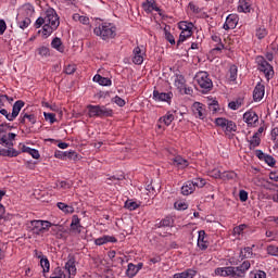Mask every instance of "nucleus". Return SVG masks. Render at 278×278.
Wrapping results in <instances>:
<instances>
[{
  "label": "nucleus",
  "instance_id": "10",
  "mask_svg": "<svg viewBox=\"0 0 278 278\" xmlns=\"http://www.w3.org/2000/svg\"><path fill=\"white\" fill-rule=\"evenodd\" d=\"M142 9L144 12H147V14H151V12L154 10L160 14V16H162V10L155 4V0H146L142 2Z\"/></svg>",
  "mask_w": 278,
  "mask_h": 278
},
{
  "label": "nucleus",
  "instance_id": "64",
  "mask_svg": "<svg viewBox=\"0 0 278 278\" xmlns=\"http://www.w3.org/2000/svg\"><path fill=\"white\" fill-rule=\"evenodd\" d=\"M269 179H271V181H278V172H271L269 174Z\"/></svg>",
  "mask_w": 278,
  "mask_h": 278
},
{
  "label": "nucleus",
  "instance_id": "57",
  "mask_svg": "<svg viewBox=\"0 0 278 278\" xmlns=\"http://www.w3.org/2000/svg\"><path fill=\"white\" fill-rule=\"evenodd\" d=\"M267 253L268 255H278V248L275 245L267 247Z\"/></svg>",
  "mask_w": 278,
  "mask_h": 278
},
{
  "label": "nucleus",
  "instance_id": "34",
  "mask_svg": "<svg viewBox=\"0 0 278 278\" xmlns=\"http://www.w3.org/2000/svg\"><path fill=\"white\" fill-rule=\"evenodd\" d=\"M241 260H249V257H253V249L252 248H244L240 252Z\"/></svg>",
  "mask_w": 278,
  "mask_h": 278
},
{
  "label": "nucleus",
  "instance_id": "49",
  "mask_svg": "<svg viewBox=\"0 0 278 278\" xmlns=\"http://www.w3.org/2000/svg\"><path fill=\"white\" fill-rule=\"evenodd\" d=\"M222 179L224 181L227 179H236V173L235 172H224V173H222Z\"/></svg>",
  "mask_w": 278,
  "mask_h": 278
},
{
  "label": "nucleus",
  "instance_id": "48",
  "mask_svg": "<svg viewBox=\"0 0 278 278\" xmlns=\"http://www.w3.org/2000/svg\"><path fill=\"white\" fill-rule=\"evenodd\" d=\"M268 35V31L266 30V28H257L256 29V37L258 38V40H262L263 38H266V36Z\"/></svg>",
  "mask_w": 278,
  "mask_h": 278
},
{
  "label": "nucleus",
  "instance_id": "17",
  "mask_svg": "<svg viewBox=\"0 0 278 278\" xmlns=\"http://www.w3.org/2000/svg\"><path fill=\"white\" fill-rule=\"evenodd\" d=\"M16 21L20 29H27L31 25V20L29 17H23V15H17Z\"/></svg>",
  "mask_w": 278,
  "mask_h": 278
},
{
  "label": "nucleus",
  "instance_id": "47",
  "mask_svg": "<svg viewBox=\"0 0 278 278\" xmlns=\"http://www.w3.org/2000/svg\"><path fill=\"white\" fill-rule=\"evenodd\" d=\"M159 227H173V218L166 217L159 223Z\"/></svg>",
  "mask_w": 278,
  "mask_h": 278
},
{
  "label": "nucleus",
  "instance_id": "30",
  "mask_svg": "<svg viewBox=\"0 0 278 278\" xmlns=\"http://www.w3.org/2000/svg\"><path fill=\"white\" fill-rule=\"evenodd\" d=\"M52 49H56L60 53H64V46H62V39L55 37L51 42Z\"/></svg>",
  "mask_w": 278,
  "mask_h": 278
},
{
  "label": "nucleus",
  "instance_id": "46",
  "mask_svg": "<svg viewBox=\"0 0 278 278\" xmlns=\"http://www.w3.org/2000/svg\"><path fill=\"white\" fill-rule=\"evenodd\" d=\"M125 207L127 210H130V212H134V210H138V207H140V205H138V203L134 202V201H126L125 202Z\"/></svg>",
  "mask_w": 278,
  "mask_h": 278
},
{
  "label": "nucleus",
  "instance_id": "27",
  "mask_svg": "<svg viewBox=\"0 0 278 278\" xmlns=\"http://www.w3.org/2000/svg\"><path fill=\"white\" fill-rule=\"evenodd\" d=\"M238 12H244L245 14L251 12V3H249V0H241L239 2Z\"/></svg>",
  "mask_w": 278,
  "mask_h": 278
},
{
  "label": "nucleus",
  "instance_id": "45",
  "mask_svg": "<svg viewBox=\"0 0 278 278\" xmlns=\"http://www.w3.org/2000/svg\"><path fill=\"white\" fill-rule=\"evenodd\" d=\"M194 27V24L188 23V22H180L179 23V29L181 31H188L189 29H192Z\"/></svg>",
  "mask_w": 278,
  "mask_h": 278
},
{
  "label": "nucleus",
  "instance_id": "7",
  "mask_svg": "<svg viewBox=\"0 0 278 278\" xmlns=\"http://www.w3.org/2000/svg\"><path fill=\"white\" fill-rule=\"evenodd\" d=\"M215 125H217V127H222L223 131L226 134H231V131H236L238 129V126L233 123V121H229L225 117L216 118Z\"/></svg>",
  "mask_w": 278,
  "mask_h": 278
},
{
  "label": "nucleus",
  "instance_id": "22",
  "mask_svg": "<svg viewBox=\"0 0 278 278\" xmlns=\"http://www.w3.org/2000/svg\"><path fill=\"white\" fill-rule=\"evenodd\" d=\"M22 153H28L34 160H40V152L36 149H31L27 146L22 147Z\"/></svg>",
  "mask_w": 278,
  "mask_h": 278
},
{
  "label": "nucleus",
  "instance_id": "60",
  "mask_svg": "<svg viewBox=\"0 0 278 278\" xmlns=\"http://www.w3.org/2000/svg\"><path fill=\"white\" fill-rule=\"evenodd\" d=\"M174 207L176 210H188V204L186 202H175Z\"/></svg>",
  "mask_w": 278,
  "mask_h": 278
},
{
  "label": "nucleus",
  "instance_id": "38",
  "mask_svg": "<svg viewBox=\"0 0 278 278\" xmlns=\"http://www.w3.org/2000/svg\"><path fill=\"white\" fill-rule=\"evenodd\" d=\"M126 275L129 278L136 277V275H138V269H136V265H134L132 263H129L128 268L126 270Z\"/></svg>",
  "mask_w": 278,
  "mask_h": 278
},
{
  "label": "nucleus",
  "instance_id": "13",
  "mask_svg": "<svg viewBox=\"0 0 278 278\" xmlns=\"http://www.w3.org/2000/svg\"><path fill=\"white\" fill-rule=\"evenodd\" d=\"M173 98V93L168 92H160L157 90L153 91V100L154 101H170Z\"/></svg>",
  "mask_w": 278,
  "mask_h": 278
},
{
  "label": "nucleus",
  "instance_id": "5",
  "mask_svg": "<svg viewBox=\"0 0 278 278\" xmlns=\"http://www.w3.org/2000/svg\"><path fill=\"white\" fill-rule=\"evenodd\" d=\"M51 226L50 222L35 219L29 223L28 231H31V233H35L36 236H41V233H47Z\"/></svg>",
  "mask_w": 278,
  "mask_h": 278
},
{
  "label": "nucleus",
  "instance_id": "16",
  "mask_svg": "<svg viewBox=\"0 0 278 278\" xmlns=\"http://www.w3.org/2000/svg\"><path fill=\"white\" fill-rule=\"evenodd\" d=\"M24 106H25V102H23V100H17L13 104V109L11 113V118H13V121L18 116V114H21V110H23Z\"/></svg>",
  "mask_w": 278,
  "mask_h": 278
},
{
  "label": "nucleus",
  "instance_id": "20",
  "mask_svg": "<svg viewBox=\"0 0 278 278\" xmlns=\"http://www.w3.org/2000/svg\"><path fill=\"white\" fill-rule=\"evenodd\" d=\"M135 56L132 59L134 64H142L144 62V56H142V50L140 47L134 49Z\"/></svg>",
  "mask_w": 278,
  "mask_h": 278
},
{
  "label": "nucleus",
  "instance_id": "62",
  "mask_svg": "<svg viewBox=\"0 0 278 278\" xmlns=\"http://www.w3.org/2000/svg\"><path fill=\"white\" fill-rule=\"evenodd\" d=\"M113 101L116 103V105H118L119 108H125V101L123 100V98L116 96L115 98H113Z\"/></svg>",
  "mask_w": 278,
  "mask_h": 278
},
{
  "label": "nucleus",
  "instance_id": "28",
  "mask_svg": "<svg viewBox=\"0 0 278 278\" xmlns=\"http://www.w3.org/2000/svg\"><path fill=\"white\" fill-rule=\"evenodd\" d=\"M87 110H88V115L90 118H94V116L100 118L99 105L89 104L87 106Z\"/></svg>",
  "mask_w": 278,
  "mask_h": 278
},
{
  "label": "nucleus",
  "instance_id": "52",
  "mask_svg": "<svg viewBox=\"0 0 278 278\" xmlns=\"http://www.w3.org/2000/svg\"><path fill=\"white\" fill-rule=\"evenodd\" d=\"M208 109L213 114H216L218 112V101L214 100L212 103L208 104Z\"/></svg>",
  "mask_w": 278,
  "mask_h": 278
},
{
  "label": "nucleus",
  "instance_id": "41",
  "mask_svg": "<svg viewBox=\"0 0 278 278\" xmlns=\"http://www.w3.org/2000/svg\"><path fill=\"white\" fill-rule=\"evenodd\" d=\"M226 22L229 23V25L235 29V27L238 25V15L230 14L226 17Z\"/></svg>",
  "mask_w": 278,
  "mask_h": 278
},
{
  "label": "nucleus",
  "instance_id": "54",
  "mask_svg": "<svg viewBox=\"0 0 278 278\" xmlns=\"http://www.w3.org/2000/svg\"><path fill=\"white\" fill-rule=\"evenodd\" d=\"M239 199L242 203H244V201L249 200V192H247L245 190H240Z\"/></svg>",
  "mask_w": 278,
  "mask_h": 278
},
{
  "label": "nucleus",
  "instance_id": "50",
  "mask_svg": "<svg viewBox=\"0 0 278 278\" xmlns=\"http://www.w3.org/2000/svg\"><path fill=\"white\" fill-rule=\"evenodd\" d=\"M45 119L49 121L51 123V125H53V123H55V114L53 113H43Z\"/></svg>",
  "mask_w": 278,
  "mask_h": 278
},
{
  "label": "nucleus",
  "instance_id": "61",
  "mask_svg": "<svg viewBox=\"0 0 278 278\" xmlns=\"http://www.w3.org/2000/svg\"><path fill=\"white\" fill-rule=\"evenodd\" d=\"M75 71H77V67L75 65H67L64 72L66 73V75H73Z\"/></svg>",
  "mask_w": 278,
  "mask_h": 278
},
{
  "label": "nucleus",
  "instance_id": "9",
  "mask_svg": "<svg viewBox=\"0 0 278 278\" xmlns=\"http://www.w3.org/2000/svg\"><path fill=\"white\" fill-rule=\"evenodd\" d=\"M191 110L193 116H195V118H200V121H203L205 116H207L205 112V105H203L201 102H194L191 106Z\"/></svg>",
  "mask_w": 278,
  "mask_h": 278
},
{
  "label": "nucleus",
  "instance_id": "43",
  "mask_svg": "<svg viewBox=\"0 0 278 278\" xmlns=\"http://www.w3.org/2000/svg\"><path fill=\"white\" fill-rule=\"evenodd\" d=\"M37 53L41 55V58H49V55H51V51L45 46L38 48Z\"/></svg>",
  "mask_w": 278,
  "mask_h": 278
},
{
  "label": "nucleus",
  "instance_id": "56",
  "mask_svg": "<svg viewBox=\"0 0 278 278\" xmlns=\"http://www.w3.org/2000/svg\"><path fill=\"white\" fill-rule=\"evenodd\" d=\"M24 118H27L30 125H36V115L26 113L24 114Z\"/></svg>",
  "mask_w": 278,
  "mask_h": 278
},
{
  "label": "nucleus",
  "instance_id": "24",
  "mask_svg": "<svg viewBox=\"0 0 278 278\" xmlns=\"http://www.w3.org/2000/svg\"><path fill=\"white\" fill-rule=\"evenodd\" d=\"M93 81H96L97 84H99L100 86H112V80L110 78H105L99 74H97L93 77Z\"/></svg>",
  "mask_w": 278,
  "mask_h": 278
},
{
  "label": "nucleus",
  "instance_id": "6",
  "mask_svg": "<svg viewBox=\"0 0 278 278\" xmlns=\"http://www.w3.org/2000/svg\"><path fill=\"white\" fill-rule=\"evenodd\" d=\"M195 81L202 88L203 92H210L212 88L214 87V84L212 83V79L210 78V75L207 72H199L195 75Z\"/></svg>",
  "mask_w": 278,
  "mask_h": 278
},
{
  "label": "nucleus",
  "instance_id": "53",
  "mask_svg": "<svg viewBox=\"0 0 278 278\" xmlns=\"http://www.w3.org/2000/svg\"><path fill=\"white\" fill-rule=\"evenodd\" d=\"M262 186H263V188H265V190H275V184H273L268 180H263Z\"/></svg>",
  "mask_w": 278,
  "mask_h": 278
},
{
  "label": "nucleus",
  "instance_id": "4",
  "mask_svg": "<svg viewBox=\"0 0 278 278\" xmlns=\"http://www.w3.org/2000/svg\"><path fill=\"white\" fill-rule=\"evenodd\" d=\"M93 33L96 36H100L102 40H112V38H116V26L112 23L104 22L97 26Z\"/></svg>",
  "mask_w": 278,
  "mask_h": 278
},
{
  "label": "nucleus",
  "instance_id": "36",
  "mask_svg": "<svg viewBox=\"0 0 278 278\" xmlns=\"http://www.w3.org/2000/svg\"><path fill=\"white\" fill-rule=\"evenodd\" d=\"M175 86H177L179 90H184V88H186V78H184L181 75H176Z\"/></svg>",
  "mask_w": 278,
  "mask_h": 278
},
{
  "label": "nucleus",
  "instance_id": "63",
  "mask_svg": "<svg viewBox=\"0 0 278 278\" xmlns=\"http://www.w3.org/2000/svg\"><path fill=\"white\" fill-rule=\"evenodd\" d=\"M165 39L169 41V45H175V37L170 33L165 31Z\"/></svg>",
  "mask_w": 278,
  "mask_h": 278
},
{
  "label": "nucleus",
  "instance_id": "21",
  "mask_svg": "<svg viewBox=\"0 0 278 278\" xmlns=\"http://www.w3.org/2000/svg\"><path fill=\"white\" fill-rule=\"evenodd\" d=\"M243 118L248 125H253V123H257L260 117L253 112H247L243 114Z\"/></svg>",
  "mask_w": 278,
  "mask_h": 278
},
{
  "label": "nucleus",
  "instance_id": "44",
  "mask_svg": "<svg viewBox=\"0 0 278 278\" xmlns=\"http://www.w3.org/2000/svg\"><path fill=\"white\" fill-rule=\"evenodd\" d=\"M244 229H247V224H241L233 228L232 233L233 236H242Z\"/></svg>",
  "mask_w": 278,
  "mask_h": 278
},
{
  "label": "nucleus",
  "instance_id": "37",
  "mask_svg": "<svg viewBox=\"0 0 278 278\" xmlns=\"http://www.w3.org/2000/svg\"><path fill=\"white\" fill-rule=\"evenodd\" d=\"M250 142V149L253 150L255 147H260L262 139H260L258 134H254Z\"/></svg>",
  "mask_w": 278,
  "mask_h": 278
},
{
  "label": "nucleus",
  "instance_id": "42",
  "mask_svg": "<svg viewBox=\"0 0 278 278\" xmlns=\"http://www.w3.org/2000/svg\"><path fill=\"white\" fill-rule=\"evenodd\" d=\"M58 207H59V210H62V212H65V214H73V212H74L72 206H70L63 202H59Z\"/></svg>",
  "mask_w": 278,
  "mask_h": 278
},
{
  "label": "nucleus",
  "instance_id": "58",
  "mask_svg": "<svg viewBox=\"0 0 278 278\" xmlns=\"http://www.w3.org/2000/svg\"><path fill=\"white\" fill-rule=\"evenodd\" d=\"M210 175L214 177V179H222L223 173L219 172V169H213L211 170Z\"/></svg>",
  "mask_w": 278,
  "mask_h": 278
},
{
  "label": "nucleus",
  "instance_id": "25",
  "mask_svg": "<svg viewBox=\"0 0 278 278\" xmlns=\"http://www.w3.org/2000/svg\"><path fill=\"white\" fill-rule=\"evenodd\" d=\"M195 275H197V270L187 269L182 273L175 274L174 278H194Z\"/></svg>",
  "mask_w": 278,
  "mask_h": 278
},
{
  "label": "nucleus",
  "instance_id": "29",
  "mask_svg": "<svg viewBox=\"0 0 278 278\" xmlns=\"http://www.w3.org/2000/svg\"><path fill=\"white\" fill-rule=\"evenodd\" d=\"M0 144H5V147H14L12 141H8V132L0 128Z\"/></svg>",
  "mask_w": 278,
  "mask_h": 278
},
{
  "label": "nucleus",
  "instance_id": "19",
  "mask_svg": "<svg viewBox=\"0 0 278 278\" xmlns=\"http://www.w3.org/2000/svg\"><path fill=\"white\" fill-rule=\"evenodd\" d=\"M173 164H174V166H177L178 168H188L190 163L188 162V160L178 155L173 159Z\"/></svg>",
  "mask_w": 278,
  "mask_h": 278
},
{
  "label": "nucleus",
  "instance_id": "59",
  "mask_svg": "<svg viewBox=\"0 0 278 278\" xmlns=\"http://www.w3.org/2000/svg\"><path fill=\"white\" fill-rule=\"evenodd\" d=\"M264 162H266V164H268V166H275L276 161L275 157H273L271 155H266L264 159Z\"/></svg>",
  "mask_w": 278,
  "mask_h": 278
},
{
  "label": "nucleus",
  "instance_id": "39",
  "mask_svg": "<svg viewBox=\"0 0 278 278\" xmlns=\"http://www.w3.org/2000/svg\"><path fill=\"white\" fill-rule=\"evenodd\" d=\"M175 121V115L173 113H167L165 116L160 118V123H164L167 127Z\"/></svg>",
  "mask_w": 278,
  "mask_h": 278
},
{
  "label": "nucleus",
  "instance_id": "15",
  "mask_svg": "<svg viewBox=\"0 0 278 278\" xmlns=\"http://www.w3.org/2000/svg\"><path fill=\"white\" fill-rule=\"evenodd\" d=\"M194 190H197L194 187V181L188 180L181 187V194H184L185 197H188L189 194H192V192H194Z\"/></svg>",
  "mask_w": 278,
  "mask_h": 278
},
{
  "label": "nucleus",
  "instance_id": "31",
  "mask_svg": "<svg viewBox=\"0 0 278 278\" xmlns=\"http://www.w3.org/2000/svg\"><path fill=\"white\" fill-rule=\"evenodd\" d=\"M40 266L42 268L43 277H47V273H49L51 268V264L49 263V258H41Z\"/></svg>",
  "mask_w": 278,
  "mask_h": 278
},
{
  "label": "nucleus",
  "instance_id": "18",
  "mask_svg": "<svg viewBox=\"0 0 278 278\" xmlns=\"http://www.w3.org/2000/svg\"><path fill=\"white\" fill-rule=\"evenodd\" d=\"M79 223H80L79 216L74 215L72 217V223H71L72 231H75L76 233H81V224Z\"/></svg>",
  "mask_w": 278,
  "mask_h": 278
},
{
  "label": "nucleus",
  "instance_id": "33",
  "mask_svg": "<svg viewBox=\"0 0 278 278\" xmlns=\"http://www.w3.org/2000/svg\"><path fill=\"white\" fill-rule=\"evenodd\" d=\"M99 112H100V118L112 116V114H114V111L103 105L102 106L99 105Z\"/></svg>",
  "mask_w": 278,
  "mask_h": 278
},
{
  "label": "nucleus",
  "instance_id": "2",
  "mask_svg": "<svg viewBox=\"0 0 278 278\" xmlns=\"http://www.w3.org/2000/svg\"><path fill=\"white\" fill-rule=\"evenodd\" d=\"M77 267L75 266V257L68 256L64 267H56L52 271L50 278H75Z\"/></svg>",
  "mask_w": 278,
  "mask_h": 278
},
{
  "label": "nucleus",
  "instance_id": "12",
  "mask_svg": "<svg viewBox=\"0 0 278 278\" xmlns=\"http://www.w3.org/2000/svg\"><path fill=\"white\" fill-rule=\"evenodd\" d=\"M17 16H22L24 18H31V16H34V7H31V4H25L20 13L17 14Z\"/></svg>",
  "mask_w": 278,
  "mask_h": 278
},
{
  "label": "nucleus",
  "instance_id": "1",
  "mask_svg": "<svg viewBox=\"0 0 278 278\" xmlns=\"http://www.w3.org/2000/svg\"><path fill=\"white\" fill-rule=\"evenodd\" d=\"M249 268H251V262L244 261L237 267H218L215 269V275L218 277L244 278Z\"/></svg>",
  "mask_w": 278,
  "mask_h": 278
},
{
  "label": "nucleus",
  "instance_id": "26",
  "mask_svg": "<svg viewBox=\"0 0 278 278\" xmlns=\"http://www.w3.org/2000/svg\"><path fill=\"white\" fill-rule=\"evenodd\" d=\"M198 247L202 251H205V249H207V242H205V232L203 230L199 231Z\"/></svg>",
  "mask_w": 278,
  "mask_h": 278
},
{
  "label": "nucleus",
  "instance_id": "32",
  "mask_svg": "<svg viewBox=\"0 0 278 278\" xmlns=\"http://www.w3.org/2000/svg\"><path fill=\"white\" fill-rule=\"evenodd\" d=\"M228 79L230 81H236L238 79V66L231 65L228 72Z\"/></svg>",
  "mask_w": 278,
  "mask_h": 278
},
{
  "label": "nucleus",
  "instance_id": "14",
  "mask_svg": "<svg viewBox=\"0 0 278 278\" xmlns=\"http://www.w3.org/2000/svg\"><path fill=\"white\" fill-rule=\"evenodd\" d=\"M265 93V87L262 84H257L253 91V100L260 101L261 99H264Z\"/></svg>",
  "mask_w": 278,
  "mask_h": 278
},
{
  "label": "nucleus",
  "instance_id": "51",
  "mask_svg": "<svg viewBox=\"0 0 278 278\" xmlns=\"http://www.w3.org/2000/svg\"><path fill=\"white\" fill-rule=\"evenodd\" d=\"M193 186L194 188H203V186H205V179L195 178V180L193 181Z\"/></svg>",
  "mask_w": 278,
  "mask_h": 278
},
{
  "label": "nucleus",
  "instance_id": "8",
  "mask_svg": "<svg viewBox=\"0 0 278 278\" xmlns=\"http://www.w3.org/2000/svg\"><path fill=\"white\" fill-rule=\"evenodd\" d=\"M257 63H258V71H262V73H264L266 79H273V76L275 75L273 65H270V63H268V61H265V59L262 56L257 58Z\"/></svg>",
  "mask_w": 278,
  "mask_h": 278
},
{
  "label": "nucleus",
  "instance_id": "55",
  "mask_svg": "<svg viewBox=\"0 0 278 278\" xmlns=\"http://www.w3.org/2000/svg\"><path fill=\"white\" fill-rule=\"evenodd\" d=\"M42 25H47V20L46 17H38L36 23H35V27L37 29H39V27H42Z\"/></svg>",
  "mask_w": 278,
  "mask_h": 278
},
{
  "label": "nucleus",
  "instance_id": "40",
  "mask_svg": "<svg viewBox=\"0 0 278 278\" xmlns=\"http://www.w3.org/2000/svg\"><path fill=\"white\" fill-rule=\"evenodd\" d=\"M244 100H242L241 98L237 99L236 101H231L228 104V108L230 110H240V108L242 106Z\"/></svg>",
  "mask_w": 278,
  "mask_h": 278
},
{
  "label": "nucleus",
  "instance_id": "11",
  "mask_svg": "<svg viewBox=\"0 0 278 278\" xmlns=\"http://www.w3.org/2000/svg\"><path fill=\"white\" fill-rule=\"evenodd\" d=\"M8 149H1L0 155L2 157H18L20 151H16V149L12 148V146H7Z\"/></svg>",
  "mask_w": 278,
  "mask_h": 278
},
{
  "label": "nucleus",
  "instance_id": "3",
  "mask_svg": "<svg viewBox=\"0 0 278 278\" xmlns=\"http://www.w3.org/2000/svg\"><path fill=\"white\" fill-rule=\"evenodd\" d=\"M46 25H43L42 34L45 38H49L58 27H60V16L54 9H48L46 11Z\"/></svg>",
  "mask_w": 278,
  "mask_h": 278
},
{
  "label": "nucleus",
  "instance_id": "35",
  "mask_svg": "<svg viewBox=\"0 0 278 278\" xmlns=\"http://www.w3.org/2000/svg\"><path fill=\"white\" fill-rule=\"evenodd\" d=\"M75 155V152H55L54 156L59 160H64L65 157H68V160H73V156Z\"/></svg>",
  "mask_w": 278,
  "mask_h": 278
},
{
  "label": "nucleus",
  "instance_id": "23",
  "mask_svg": "<svg viewBox=\"0 0 278 278\" xmlns=\"http://www.w3.org/2000/svg\"><path fill=\"white\" fill-rule=\"evenodd\" d=\"M108 242H116V239L114 237L103 236L94 240V244H97L98 247L108 244Z\"/></svg>",
  "mask_w": 278,
  "mask_h": 278
}]
</instances>
